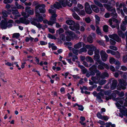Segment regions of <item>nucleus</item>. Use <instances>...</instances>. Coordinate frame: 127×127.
Returning a JSON list of instances; mask_svg holds the SVG:
<instances>
[{"label":"nucleus","instance_id":"obj_1","mask_svg":"<svg viewBox=\"0 0 127 127\" xmlns=\"http://www.w3.org/2000/svg\"><path fill=\"white\" fill-rule=\"evenodd\" d=\"M35 18L34 19V20H32L31 21V23L32 24L36 26L37 28L39 29H41L42 28V26L40 23H37L35 21H36L38 22H41L43 21V18L40 15V14L37 11L35 12Z\"/></svg>","mask_w":127,"mask_h":127},{"label":"nucleus","instance_id":"obj_2","mask_svg":"<svg viewBox=\"0 0 127 127\" xmlns=\"http://www.w3.org/2000/svg\"><path fill=\"white\" fill-rule=\"evenodd\" d=\"M67 5L66 1L65 0H61L59 2H56L53 5H52L51 6V8L53 9L54 7L55 8L59 9V8H62V6L64 7H65Z\"/></svg>","mask_w":127,"mask_h":127},{"label":"nucleus","instance_id":"obj_3","mask_svg":"<svg viewBox=\"0 0 127 127\" xmlns=\"http://www.w3.org/2000/svg\"><path fill=\"white\" fill-rule=\"evenodd\" d=\"M93 51H95V55L94 56V60L97 62L99 64L103 65L104 63H103L102 61L99 59L100 57L99 55V51L97 49L96 47L95 50H94Z\"/></svg>","mask_w":127,"mask_h":127},{"label":"nucleus","instance_id":"obj_4","mask_svg":"<svg viewBox=\"0 0 127 127\" xmlns=\"http://www.w3.org/2000/svg\"><path fill=\"white\" fill-rule=\"evenodd\" d=\"M45 7V5L44 4H38L35 6V10H36V11H38L37 10L38 9L39 11L38 12H39L41 13H43L46 12Z\"/></svg>","mask_w":127,"mask_h":127},{"label":"nucleus","instance_id":"obj_5","mask_svg":"<svg viewBox=\"0 0 127 127\" xmlns=\"http://www.w3.org/2000/svg\"><path fill=\"white\" fill-rule=\"evenodd\" d=\"M65 33L67 35L66 38V40L68 41H70L71 38H73L75 36V34L74 32L70 30L66 31Z\"/></svg>","mask_w":127,"mask_h":127},{"label":"nucleus","instance_id":"obj_6","mask_svg":"<svg viewBox=\"0 0 127 127\" xmlns=\"http://www.w3.org/2000/svg\"><path fill=\"white\" fill-rule=\"evenodd\" d=\"M116 104L118 108L120 109V112L122 114H124V115L126 116L127 118V109L124 108L123 106H122V107L124 109H121L120 108L122 106L118 102H117Z\"/></svg>","mask_w":127,"mask_h":127},{"label":"nucleus","instance_id":"obj_7","mask_svg":"<svg viewBox=\"0 0 127 127\" xmlns=\"http://www.w3.org/2000/svg\"><path fill=\"white\" fill-rule=\"evenodd\" d=\"M109 36L110 38L113 39L118 42L121 43L122 42L121 39L117 34L110 35Z\"/></svg>","mask_w":127,"mask_h":127},{"label":"nucleus","instance_id":"obj_8","mask_svg":"<svg viewBox=\"0 0 127 127\" xmlns=\"http://www.w3.org/2000/svg\"><path fill=\"white\" fill-rule=\"evenodd\" d=\"M85 10L87 13L91 14L92 12V10L88 2H86L85 4Z\"/></svg>","mask_w":127,"mask_h":127},{"label":"nucleus","instance_id":"obj_9","mask_svg":"<svg viewBox=\"0 0 127 127\" xmlns=\"http://www.w3.org/2000/svg\"><path fill=\"white\" fill-rule=\"evenodd\" d=\"M118 81L121 87L123 90L126 89V86L127 85V82L123 79H120L118 80Z\"/></svg>","mask_w":127,"mask_h":127},{"label":"nucleus","instance_id":"obj_10","mask_svg":"<svg viewBox=\"0 0 127 127\" xmlns=\"http://www.w3.org/2000/svg\"><path fill=\"white\" fill-rule=\"evenodd\" d=\"M100 54L102 60L104 61H106L108 57V55L103 50L101 51Z\"/></svg>","mask_w":127,"mask_h":127},{"label":"nucleus","instance_id":"obj_11","mask_svg":"<svg viewBox=\"0 0 127 127\" xmlns=\"http://www.w3.org/2000/svg\"><path fill=\"white\" fill-rule=\"evenodd\" d=\"M73 26H70L69 27V28L72 30L75 31L77 30H79L80 29V26L78 23H75L73 25Z\"/></svg>","mask_w":127,"mask_h":127},{"label":"nucleus","instance_id":"obj_12","mask_svg":"<svg viewBox=\"0 0 127 127\" xmlns=\"http://www.w3.org/2000/svg\"><path fill=\"white\" fill-rule=\"evenodd\" d=\"M111 81L112 82L111 85V89L112 90L115 89L117 86L118 82L116 80H114L113 79H112Z\"/></svg>","mask_w":127,"mask_h":127},{"label":"nucleus","instance_id":"obj_13","mask_svg":"<svg viewBox=\"0 0 127 127\" xmlns=\"http://www.w3.org/2000/svg\"><path fill=\"white\" fill-rule=\"evenodd\" d=\"M31 9V7L29 6H27L25 7V12L29 13V15H32L34 14V10L33 9Z\"/></svg>","mask_w":127,"mask_h":127},{"label":"nucleus","instance_id":"obj_14","mask_svg":"<svg viewBox=\"0 0 127 127\" xmlns=\"http://www.w3.org/2000/svg\"><path fill=\"white\" fill-rule=\"evenodd\" d=\"M7 22L3 20H2L0 23V26L2 29H5L7 28Z\"/></svg>","mask_w":127,"mask_h":127},{"label":"nucleus","instance_id":"obj_15","mask_svg":"<svg viewBox=\"0 0 127 127\" xmlns=\"http://www.w3.org/2000/svg\"><path fill=\"white\" fill-rule=\"evenodd\" d=\"M12 13L14 15V19L20 17L21 16L20 15H19V13L17 10H12Z\"/></svg>","mask_w":127,"mask_h":127},{"label":"nucleus","instance_id":"obj_16","mask_svg":"<svg viewBox=\"0 0 127 127\" xmlns=\"http://www.w3.org/2000/svg\"><path fill=\"white\" fill-rule=\"evenodd\" d=\"M117 33L119 36L121 37L122 38H125V32L123 33L122 31L119 29L117 31Z\"/></svg>","mask_w":127,"mask_h":127},{"label":"nucleus","instance_id":"obj_17","mask_svg":"<svg viewBox=\"0 0 127 127\" xmlns=\"http://www.w3.org/2000/svg\"><path fill=\"white\" fill-rule=\"evenodd\" d=\"M112 19L113 22L116 23L115 26L117 29L119 30V25L120 23V21H118L115 18H112Z\"/></svg>","mask_w":127,"mask_h":127},{"label":"nucleus","instance_id":"obj_18","mask_svg":"<svg viewBox=\"0 0 127 127\" xmlns=\"http://www.w3.org/2000/svg\"><path fill=\"white\" fill-rule=\"evenodd\" d=\"M91 7L93 10L96 13H98L99 11V9L98 7L95 5L92 4Z\"/></svg>","mask_w":127,"mask_h":127},{"label":"nucleus","instance_id":"obj_19","mask_svg":"<svg viewBox=\"0 0 127 127\" xmlns=\"http://www.w3.org/2000/svg\"><path fill=\"white\" fill-rule=\"evenodd\" d=\"M19 19L21 23L24 24L26 25H27L30 22L29 20H26V19L23 18H20Z\"/></svg>","mask_w":127,"mask_h":127},{"label":"nucleus","instance_id":"obj_20","mask_svg":"<svg viewBox=\"0 0 127 127\" xmlns=\"http://www.w3.org/2000/svg\"><path fill=\"white\" fill-rule=\"evenodd\" d=\"M72 16L74 19L77 20H79L81 19L80 17L75 12L72 14Z\"/></svg>","mask_w":127,"mask_h":127},{"label":"nucleus","instance_id":"obj_21","mask_svg":"<svg viewBox=\"0 0 127 127\" xmlns=\"http://www.w3.org/2000/svg\"><path fill=\"white\" fill-rule=\"evenodd\" d=\"M86 48L87 49H93L95 50L96 49V47L94 46L93 45H86L85 46Z\"/></svg>","mask_w":127,"mask_h":127},{"label":"nucleus","instance_id":"obj_22","mask_svg":"<svg viewBox=\"0 0 127 127\" xmlns=\"http://www.w3.org/2000/svg\"><path fill=\"white\" fill-rule=\"evenodd\" d=\"M66 23L69 25H73L75 24V22L72 20H68L66 21Z\"/></svg>","mask_w":127,"mask_h":127},{"label":"nucleus","instance_id":"obj_23","mask_svg":"<svg viewBox=\"0 0 127 127\" xmlns=\"http://www.w3.org/2000/svg\"><path fill=\"white\" fill-rule=\"evenodd\" d=\"M15 4L16 7L17 9H24V7L20 5H19L18 3L16 1L15 2Z\"/></svg>","mask_w":127,"mask_h":127},{"label":"nucleus","instance_id":"obj_24","mask_svg":"<svg viewBox=\"0 0 127 127\" xmlns=\"http://www.w3.org/2000/svg\"><path fill=\"white\" fill-rule=\"evenodd\" d=\"M84 44L83 42H79L77 44L75 45L74 46V47L75 49L79 48H80L82 46V44Z\"/></svg>","mask_w":127,"mask_h":127},{"label":"nucleus","instance_id":"obj_25","mask_svg":"<svg viewBox=\"0 0 127 127\" xmlns=\"http://www.w3.org/2000/svg\"><path fill=\"white\" fill-rule=\"evenodd\" d=\"M104 94L102 93L101 92H100L98 93L96 97L98 99H101V97L102 98H103V96H104Z\"/></svg>","mask_w":127,"mask_h":127},{"label":"nucleus","instance_id":"obj_26","mask_svg":"<svg viewBox=\"0 0 127 127\" xmlns=\"http://www.w3.org/2000/svg\"><path fill=\"white\" fill-rule=\"evenodd\" d=\"M94 1L95 4L99 7H102V4L98 0H94Z\"/></svg>","mask_w":127,"mask_h":127},{"label":"nucleus","instance_id":"obj_27","mask_svg":"<svg viewBox=\"0 0 127 127\" xmlns=\"http://www.w3.org/2000/svg\"><path fill=\"white\" fill-rule=\"evenodd\" d=\"M109 76L108 73L106 72H104L101 73V78H105V77H108Z\"/></svg>","mask_w":127,"mask_h":127},{"label":"nucleus","instance_id":"obj_28","mask_svg":"<svg viewBox=\"0 0 127 127\" xmlns=\"http://www.w3.org/2000/svg\"><path fill=\"white\" fill-rule=\"evenodd\" d=\"M92 80L95 83H97L98 82V78L96 77H92L91 78Z\"/></svg>","mask_w":127,"mask_h":127},{"label":"nucleus","instance_id":"obj_29","mask_svg":"<svg viewBox=\"0 0 127 127\" xmlns=\"http://www.w3.org/2000/svg\"><path fill=\"white\" fill-rule=\"evenodd\" d=\"M54 8H55L54 7V8L53 9L51 8V9H49V13H51L52 15V14H56V10L54 9Z\"/></svg>","mask_w":127,"mask_h":127},{"label":"nucleus","instance_id":"obj_30","mask_svg":"<svg viewBox=\"0 0 127 127\" xmlns=\"http://www.w3.org/2000/svg\"><path fill=\"white\" fill-rule=\"evenodd\" d=\"M57 15L56 14H52L50 18V20L52 21H55L56 20V17Z\"/></svg>","mask_w":127,"mask_h":127},{"label":"nucleus","instance_id":"obj_31","mask_svg":"<svg viewBox=\"0 0 127 127\" xmlns=\"http://www.w3.org/2000/svg\"><path fill=\"white\" fill-rule=\"evenodd\" d=\"M95 73H96V76L97 78L100 77L101 78V72H100L99 70H96L95 71Z\"/></svg>","mask_w":127,"mask_h":127},{"label":"nucleus","instance_id":"obj_32","mask_svg":"<svg viewBox=\"0 0 127 127\" xmlns=\"http://www.w3.org/2000/svg\"><path fill=\"white\" fill-rule=\"evenodd\" d=\"M67 5L69 7H71L72 4L73 0H66Z\"/></svg>","mask_w":127,"mask_h":127},{"label":"nucleus","instance_id":"obj_33","mask_svg":"<svg viewBox=\"0 0 127 127\" xmlns=\"http://www.w3.org/2000/svg\"><path fill=\"white\" fill-rule=\"evenodd\" d=\"M97 69V66L95 65H93L89 68V70H92L95 71Z\"/></svg>","mask_w":127,"mask_h":127},{"label":"nucleus","instance_id":"obj_34","mask_svg":"<svg viewBox=\"0 0 127 127\" xmlns=\"http://www.w3.org/2000/svg\"><path fill=\"white\" fill-rule=\"evenodd\" d=\"M86 59L88 62H89L90 63H92L94 62L93 59L91 57L89 56L86 57Z\"/></svg>","mask_w":127,"mask_h":127},{"label":"nucleus","instance_id":"obj_35","mask_svg":"<svg viewBox=\"0 0 127 127\" xmlns=\"http://www.w3.org/2000/svg\"><path fill=\"white\" fill-rule=\"evenodd\" d=\"M87 40L88 42L90 43L93 42V39L92 36L91 35L89 36L87 38Z\"/></svg>","mask_w":127,"mask_h":127},{"label":"nucleus","instance_id":"obj_36","mask_svg":"<svg viewBox=\"0 0 127 127\" xmlns=\"http://www.w3.org/2000/svg\"><path fill=\"white\" fill-rule=\"evenodd\" d=\"M78 14L80 16H85V15L86 13L85 12L84 10H81L79 12Z\"/></svg>","mask_w":127,"mask_h":127},{"label":"nucleus","instance_id":"obj_37","mask_svg":"<svg viewBox=\"0 0 127 127\" xmlns=\"http://www.w3.org/2000/svg\"><path fill=\"white\" fill-rule=\"evenodd\" d=\"M96 27V31L98 35H101L102 33L101 32L100 30L99 29V27L97 26Z\"/></svg>","mask_w":127,"mask_h":127},{"label":"nucleus","instance_id":"obj_38","mask_svg":"<svg viewBox=\"0 0 127 127\" xmlns=\"http://www.w3.org/2000/svg\"><path fill=\"white\" fill-rule=\"evenodd\" d=\"M108 26L107 25H104L103 27V31L106 32H108Z\"/></svg>","mask_w":127,"mask_h":127},{"label":"nucleus","instance_id":"obj_39","mask_svg":"<svg viewBox=\"0 0 127 127\" xmlns=\"http://www.w3.org/2000/svg\"><path fill=\"white\" fill-rule=\"evenodd\" d=\"M120 28L121 29L123 32H125L126 29V26L123 24L121 25Z\"/></svg>","mask_w":127,"mask_h":127},{"label":"nucleus","instance_id":"obj_40","mask_svg":"<svg viewBox=\"0 0 127 127\" xmlns=\"http://www.w3.org/2000/svg\"><path fill=\"white\" fill-rule=\"evenodd\" d=\"M95 17L96 18L95 22L96 24H99L100 20V18L97 15H95Z\"/></svg>","mask_w":127,"mask_h":127},{"label":"nucleus","instance_id":"obj_41","mask_svg":"<svg viewBox=\"0 0 127 127\" xmlns=\"http://www.w3.org/2000/svg\"><path fill=\"white\" fill-rule=\"evenodd\" d=\"M112 20L111 19H110L109 20V23L111 27L114 28L116 27V26L115 25H112Z\"/></svg>","mask_w":127,"mask_h":127},{"label":"nucleus","instance_id":"obj_42","mask_svg":"<svg viewBox=\"0 0 127 127\" xmlns=\"http://www.w3.org/2000/svg\"><path fill=\"white\" fill-rule=\"evenodd\" d=\"M104 7H106L107 10L109 11V10L112 8V7L109 5L107 4H103Z\"/></svg>","mask_w":127,"mask_h":127},{"label":"nucleus","instance_id":"obj_43","mask_svg":"<svg viewBox=\"0 0 127 127\" xmlns=\"http://www.w3.org/2000/svg\"><path fill=\"white\" fill-rule=\"evenodd\" d=\"M9 12L7 11L4 10L2 12V14L4 16L7 17V14Z\"/></svg>","mask_w":127,"mask_h":127},{"label":"nucleus","instance_id":"obj_44","mask_svg":"<svg viewBox=\"0 0 127 127\" xmlns=\"http://www.w3.org/2000/svg\"><path fill=\"white\" fill-rule=\"evenodd\" d=\"M111 16L114 17V18H116L117 17V14L116 12L115 11L113 12H112L111 13Z\"/></svg>","mask_w":127,"mask_h":127},{"label":"nucleus","instance_id":"obj_45","mask_svg":"<svg viewBox=\"0 0 127 127\" xmlns=\"http://www.w3.org/2000/svg\"><path fill=\"white\" fill-rule=\"evenodd\" d=\"M115 59L113 58L110 57L109 62L111 64H113L115 62Z\"/></svg>","mask_w":127,"mask_h":127},{"label":"nucleus","instance_id":"obj_46","mask_svg":"<svg viewBox=\"0 0 127 127\" xmlns=\"http://www.w3.org/2000/svg\"><path fill=\"white\" fill-rule=\"evenodd\" d=\"M123 60L124 63L127 62V55H125L123 56Z\"/></svg>","mask_w":127,"mask_h":127},{"label":"nucleus","instance_id":"obj_47","mask_svg":"<svg viewBox=\"0 0 127 127\" xmlns=\"http://www.w3.org/2000/svg\"><path fill=\"white\" fill-rule=\"evenodd\" d=\"M22 15L24 16V17L25 18H28L29 16V14L25 12H23L22 13Z\"/></svg>","mask_w":127,"mask_h":127},{"label":"nucleus","instance_id":"obj_48","mask_svg":"<svg viewBox=\"0 0 127 127\" xmlns=\"http://www.w3.org/2000/svg\"><path fill=\"white\" fill-rule=\"evenodd\" d=\"M56 22L55 21H52L50 20L48 22V24L49 25L52 26L53 25L56 23Z\"/></svg>","mask_w":127,"mask_h":127},{"label":"nucleus","instance_id":"obj_49","mask_svg":"<svg viewBox=\"0 0 127 127\" xmlns=\"http://www.w3.org/2000/svg\"><path fill=\"white\" fill-rule=\"evenodd\" d=\"M20 34L19 33H15L13 34V38H18L20 36Z\"/></svg>","mask_w":127,"mask_h":127},{"label":"nucleus","instance_id":"obj_50","mask_svg":"<svg viewBox=\"0 0 127 127\" xmlns=\"http://www.w3.org/2000/svg\"><path fill=\"white\" fill-rule=\"evenodd\" d=\"M60 38L63 41H64L65 40V36L64 34H61L60 35Z\"/></svg>","mask_w":127,"mask_h":127},{"label":"nucleus","instance_id":"obj_51","mask_svg":"<svg viewBox=\"0 0 127 127\" xmlns=\"http://www.w3.org/2000/svg\"><path fill=\"white\" fill-rule=\"evenodd\" d=\"M48 36L49 38L52 39H57V38H56L55 36L50 34H48Z\"/></svg>","mask_w":127,"mask_h":127},{"label":"nucleus","instance_id":"obj_52","mask_svg":"<svg viewBox=\"0 0 127 127\" xmlns=\"http://www.w3.org/2000/svg\"><path fill=\"white\" fill-rule=\"evenodd\" d=\"M106 81L105 80H101L99 82V84L101 85H103L105 83Z\"/></svg>","mask_w":127,"mask_h":127},{"label":"nucleus","instance_id":"obj_53","mask_svg":"<svg viewBox=\"0 0 127 127\" xmlns=\"http://www.w3.org/2000/svg\"><path fill=\"white\" fill-rule=\"evenodd\" d=\"M115 55V57L117 59H119L120 57V55L118 51H116Z\"/></svg>","mask_w":127,"mask_h":127},{"label":"nucleus","instance_id":"obj_54","mask_svg":"<svg viewBox=\"0 0 127 127\" xmlns=\"http://www.w3.org/2000/svg\"><path fill=\"white\" fill-rule=\"evenodd\" d=\"M34 38L30 37H26L25 39V40L26 42H28L30 40L31 41H32L33 40Z\"/></svg>","mask_w":127,"mask_h":127},{"label":"nucleus","instance_id":"obj_55","mask_svg":"<svg viewBox=\"0 0 127 127\" xmlns=\"http://www.w3.org/2000/svg\"><path fill=\"white\" fill-rule=\"evenodd\" d=\"M85 21L88 23H90L91 21V19L89 17H88L85 18Z\"/></svg>","mask_w":127,"mask_h":127},{"label":"nucleus","instance_id":"obj_56","mask_svg":"<svg viewBox=\"0 0 127 127\" xmlns=\"http://www.w3.org/2000/svg\"><path fill=\"white\" fill-rule=\"evenodd\" d=\"M108 3L109 4H111L113 5H114L115 4V2L114 0H111L110 1H108Z\"/></svg>","mask_w":127,"mask_h":127},{"label":"nucleus","instance_id":"obj_57","mask_svg":"<svg viewBox=\"0 0 127 127\" xmlns=\"http://www.w3.org/2000/svg\"><path fill=\"white\" fill-rule=\"evenodd\" d=\"M93 49H90L88 51V54L90 55H92L93 54Z\"/></svg>","mask_w":127,"mask_h":127},{"label":"nucleus","instance_id":"obj_58","mask_svg":"<svg viewBox=\"0 0 127 127\" xmlns=\"http://www.w3.org/2000/svg\"><path fill=\"white\" fill-rule=\"evenodd\" d=\"M111 93V91H106L104 92V93L106 95H109Z\"/></svg>","mask_w":127,"mask_h":127},{"label":"nucleus","instance_id":"obj_59","mask_svg":"<svg viewBox=\"0 0 127 127\" xmlns=\"http://www.w3.org/2000/svg\"><path fill=\"white\" fill-rule=\"evenodd\" d=\"M109 48L111 49L114 50L115 51H117V48L116 46H110L109 47Z\"/></svg>","mask_w":127,"mask_h":127},{"label":"nucleus","instance_id":"obj_60","mask_svg":"<svg viewBox=\"0 0 127 127\" xmlns=\"http://www.w3.org/2000/svg\"><path fill=\"white\" fill-rule=\"evenodd\" d=\"M12 1V0H4L3 2L5 4H7L11 3Z\"/></svg>","mask_w":127,"mask_h":127},{"label":"nucleus","instance_id":"obj_61","mask_svg":"<svg viewBox=\"0 0 127 127\" xmlns=\"http://www.w3.org/2000/svg\"><path fill=\"white\" fill-rule=\"evenodd\" d=\"M63 28L65 30H66V31H69V28L68 26L66 25H64L63 26Z\"/></svg>","mask_w":127,"mask_h":127},{"label":"nucleus","instance_id":"obj_62","mask_svg":"<svg viewBox=\"0 0 127 127\" xmlns=\"http://www.w3.org/2000/svg\"><path fill=\"white\" fill-rule=\"evenodd\" d=\"M110 44L112 45H114L116 43V42L114 40L112 39L110 40Z\"/></svg>","mask_w":127,"mask_h":127},{"label":"nucleus","instance_id":"obj_63","mask_svg":"<svg viewBox=\"0 0 127 127\" xmlns=\"http://www.w3.org/2000/svg\"><path fill=\"white\" fill-rule=\"evenodd\" d=\"M103 116L101 115L99 112H98L97 114V116L99 119H101L102 118Z\"/></svg>","mask_w":127,"mask_h":127},{"label":"nucleus","instance_id":"obj_64","mask_svg":"<svg viewBox=\"0 0 127 127\" xmlns=\"http://www.w3.org/2000/svg\"><path fill=\"white\" fill-rule=\"evenodd\" d=\"M98 43L100 45H102L103 46H104L105 45V44H104V42L102 40L99 41L98 42Z\"/></svg>","mask_w":127,"mask_h":127}]
</instances>
